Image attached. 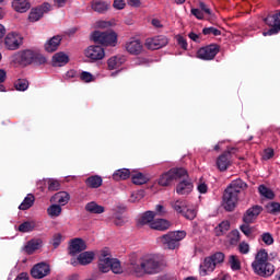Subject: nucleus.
<instances>
[{
  "label": "nucleus",
  "mask_w": 280,
  "mask_h": 280,
  "mask_svg": "<svg viewBox=\"0 0 280 280\" xmlns=\"http://www.w3.org/2000/svg\"><path fill=\"white\" fill-rule=\"evenodd\" d=\"M207 189H208L207 184L202 183L198 185L199 194H207Z\"/></svg>",
  "instance_id": "338daca9"
},
{
  "label": "nucleus",
  "mask_w": 280,
  "mask_h": 280,
  "mask_svg": "<svg viewBox=\"0 0 280 280\" xmlns=\"http://www.w3.org/2000/svg\"><path fill=\"white\" fill-rule=\"evenodd\" d=\"M238 250L242 255H248L249 250H250V246L248 245V243L246 242H242L238 245Z\"/></svg>",
  "instance_id": "5fc2aeb1"
},
{
  "label": "nucleus",
  "mask_w": 280,
  "mask_h": 280,
  "mask_svg": "<svg viewBox=\"0 0 280 280\" xmlns=\"http://www.w3.org/2000/svg\"><path fill=\"white\" fill-rule=\"evenodd\" d=\"M86 250V242L82 238H73L69 246V255L75 257V255Z\"/></svg>",
  "instance_id": "4468645a"
},
{
  "label": "nucleus",
  "mask_w": 280,
  "mask_h": 280,
  "mask_svg": "<svg viewBox=\"0 0 280 280\" xmlns=\"http://www.w3.org/2000/svg\"><path fill=\"white\" fill-rule=\"evenodd\" d=\"M178 45L182 47V49H187V39L183 36L178 37Z\"/></svg>",
  "instance_id": "69168bd1"
},
{
  "label": "nucleus",
  "mask_w": 280,
  "mask_h": 280,
  "mask_svg": "<svg viewBox=\"0 0 280 280\" xmlns=\"http://www.w3.org/2000/svg\"><path fill=\"white\" fill-rule=\"evenodd\" d=\"M14 88L16 91H27L30 89V81L27 79H18L14 82Z\"/></svg>",
  "instance_id": "ea45409f"
},
{
  "label": "nucleus",
  "mask_w": 280,
  "mask_h": 280,
  "mask_svg": "<svg viewBox=\"0 0 280 280\" xmlns=\"http://www.w3.org/2000/svg\"><path fill=\"white\" fill-rule=\"evenodd\" d=\"M261 240H262L264 244H266L267 246L275 244V238L272 237V234H270V233H264L261 235Z\"/></svg>",
  "instance_id": "603ef678"
},
{
  "label": "nucleus",
  "mask_w": 280,
  "mask_h": 280,
  "mask_svg": "<svg viewBox=\"0 0 280 280\" xmlns=\"http://www.w3.org/2000/svg\"><path fill=\"white\" fill-rule=\"evenodd\" d=\"M47 185H48V191H59L60 189V182H58L57 179L49 178L47 180Z\"/></svg>",
  "instance_id": "49530a36"
},
{
  "label": "nucleus",
  "mask_w": 280,
  "mask_h": 280,
  "mask_svg": "<svg viewBox=\"0 0 280 280\" xmlns=\"http://www.w3.org/2000/svg\"><path fill=\"white\" fill-rule=\"evenodd\" d=\"M30 278L27 277V272H22L20 273L15 280H28Z\"/></svg>",
  "instance_id": "774afa93"
},
{
  "label": "nucleus",
  "mask_w": 280,
  "mask_h": 280,
  "mask_svg": "<svg viewBox=\"0 0 280 280\" xmlns=\"http://www.w3.org/2000/svg\"><path fill=\"white\" fill-rule=\"evenodd\" d=\"M113 7L115 10H124L126 8V1L125 0H114Z\"/></svg>",
  "instance_id": "bf43d9fd"
},
{
  "label": "nucleus",
  "mask_w": 280,
  "mask_h": 280,
  "mask_svg": "<svg viewBox=\"0 0 280 280\" xmlns=\"http://www.w3.org/2000/svg\"><path fill=\"white\" fill-rule=\"evenodd\" d=\"M128 178H130V170L128 168H120L117 170L114 174H113V179L114 180H128Z\"/></svg>",
  "instance_id": "72a5a7b5"
},
{
  "label": "nucleus",
  "mask_w": 280,
  "mask_h": 280,
  "mask_svg": "<svg viewBox=\"0 0 280 280\" xmlns=\"http://www.w3.org/2000/svg\"><path fill=\"white\" fill-rule=\"evenodd\" d=\"M85 211H88L89 213L100 214V213H104L105 209H104V206H100L95 201H92L85 206Z\"/></svg>",
  "instance_id": "f704fd0d"
},
{
  "label": "nucleus",
  "mask_w": 280,
  "mask_h": 280,
  "mask_svg": "<svg viewBox=\"0 0 280 280\" xmlns=\"http://www.w3.org/2000/svg\"><path fill=\"white\" fill-rule=\"evenodd\" d=\"M194 189V184L191 180L184 179L177 184L176 191L179 196H186L188 194H191V190Z\"/></svg>",
  "instance_id": "aec40b11"
},
{
  "label": "nucleus",
  "mask_w": 280,
  "mask_h": 280,
  "mask_svg": "<svg viewBox=\"0 0 280 280\" xmlns=\"http://www.w3.org/2000/svg\"><path fill=\"white\" fill-rule=\"evenodd\" d=\"M229 264L232 270H242V264L240 262V258L235 255H231L229 259Z\"/></svg>",
  "instance_id": "c03bdc74"
},
{
  "label": "nucleus",
  "mask_w": 280,
  "mask_h": 280,
  "mask_svg": "<svg viewBox=\"0 0 280 280\" xmlns=\"http://www.w3.org/2000/svg\"><path fill=\"white\" fill-rule=\"evenodd\" d=\"M187 237V232L185 231H171L159 237V242L167 248L168 250H176L180 248V242Z\"/></svg>",
  "instance_id": "39448f33"
},
{
  "label": "nucleus",
  "mask_w": 280,
  "mask_h": 280,
  "mask_svg": "<svg viewBox=\"0 0 280 280\" xmlns=\"http://www.w3.org/2000/svg\"><path fill=\"white\" fill-rule=\"evenodd\" d=\"M173 209L174 211H176L177 213H182L187 209V203L185 201L182 200H177L173 203Z\"/></svg>",
  "instance_id": "a18cd8bd"
},
{
  "label": "nucleus",
  "mask_w": 280,
  "mask_h": 280,
  "mask_svg": "<svg viewBox=\"0 0 280 280\" xmlns=\"http://www.w3.org/2000/svg\"><path fill=\"white\" fill-rule=\"evenodd\" d=\"M236 152H240L237 148H229L218 158L217 167L220 170V172H226V170H229V166L231 165V159H233V155Z\"/></svg>",
  "instance_id": "6e6552de"
},
{
  "label": "nucleus",
  "mask_w": 280,
  "mask_h": 280,
  "mask_svg": "<svg viewBox=\"0 0 280 280\" xmlns=\"http://www.w3.org/2000/svg\"><path fill=\"white\" fill-rule=\"evenodd\" d=\"M218 54H220V45L211 44V60H213Z\"/></svg>",
  "instance_id": "052dcab7"
},
{
  "label": "nucleus",
  "mask_w": 280,
  "mask_h": 280,
  "mask_svg": "<svg viewBox=\"0 0 280 280\" xmlns=\"http://www.w3.org/2000/svg\"><path fill=\"white\" fill-rule=\"evenodd\" d=\"M197 58H199V60H211V45L199 48L197 51Z\"/></svg>",
  "instance_id": "2f4dec72"
},
{
  "label": "nucleus",
  "mask_w": 280,
  "mask_h": 280,
  "mask_svg": "<svg viewBox=\"0 0 280 280\" xmlns=\"http://www.w3.org/2000/svg\"><path fill=\"white\" fill-rule=\"evenodd\" d=\"M34 229H36V222L25 221L19 225L18 231L20 233H31V231H34Z\"/></svg>",
  "instance_id": "c9c22d12"
},
{
  "label": "nucleus",
  "mask_w": 280,
  "mask_h": 280,
  "mask_svg": "<svg viewBox=\"0 0 280 280\" xmlns=\"http://www.w3.org/2000/svg\"><path fill=\"white\" fill-rule=\"evenodd\" d=\"M231 229V222L222 221L214 228V234L217 237H221V235H225V233Z\"/></svg>",
  "instance_id": "473e14b6"
},
{
  "label": "nucleus",
  "mask_w": 280,
  "mask_h": 280,
  "mask_svg": "<svg viewBox=\"0 0 280 280\" xmlns=\"http://www.w3.org/2000/svg\"><path fill=\"white\" fill-rule=\"evenodd\" d=\"M224 261V253L217 252L211 256V262L213 266H218V264H222Z\"/></svg>",
  "instance_id": "de8ad7c7"
},
{
  "label": "nucleus",
  "mask_w": 280,
  "mask_h": 280,
  "mask_svg": "<svg viewBox=\"0 0 280 280\" xmlns=\"http://www.w3.org/2000/svg\"><path fill=\"white\" fill-rule=\"evenodd\" d=\"M210 269H211V256H208L203 259V262L200 265L201 277H207V275H209Z\"/></svg>",
  "instance_id": "4c0bfd02"
},
{
  "label": "nucleus",
  "mask_w": 280,
  "mask_h": 280,
  "mask_svg": "<svg viewBox=\"0 0 280 280\" xmlns=\"http://www.w3.org/2000/svg\"><path fill=\"white\" fill-rule=\"evenodd\" d=\"M110 270L114 272V275H121L124 272L121 269V262H119L117 258H112Z\"/></svg>",
  "instance_id": "79ce46f5"
},
{
  "label": "nucleus",
  "mask_w": 280,
  "mask_h": 280,
  "mask_svg": "<svg viewBox=\"0 0 280 280\" xmlns=\"http://www.w3.org/2000/svg\"><path fill=\"white\" fill-rule=\"evenodd\" d=\"M154 218H156V213L154 211H145L144 213H142L137 222L138 229H141V226H145V224H149V226L151 228L152 222H154Z\"/></svg>",
  "instance_id": "6ab92c4d"
},
{
  "label": "nucleus",
  "mask_w": 280,
  "mask_h": 280,
  "mask_svg": "<svg viewBox=\"0 0 280 280\" xmlns=\"http://www.w3.org/2000/svg\"><path fill=\"white\" fill-rule=\"evenodd\" d=\"M242 233L246 235V237H252L253 235V228H250V223H244L243 225L240 226Z\"/></svg>",
  "instance_id": "8fccbe9b"
},
{
  "label": "nucleus",
  "mask_w": 280,
  "mask_h": 280,
  "mask_svg": "<svg viewBox=\"0 0 280 280\" xmlns=\"http://www.w3.org/2000/svg\"><path fill=\"white\" fill-rule=\"evenodd\" d=\"M84 56L85 58L92 60V62H96V60H103V58L106 56V52L102 46L92 45L84 50Z\"/></svg>",
  "instance_id": "9d476101"
},
{
  "label": "nucleus",
  "mask_w": 280,
  "mask_h": 280,
  "mask_svg": "<svg viewBox=\"0 0 280 280\" xmlns=\"http://www.w3.org/2000/svg\"><path fill=\"white\" fill-rule=\"evenodd\" d=\"M69 200H71V196L67 191L56 192L50 198V202H57L58 205H61V207H65V205H68Z\"/></svg>",
  "instance_id": "5701e85b"
},
{
  "label": "nucleus",
  "mask_w": 280,
  "mask_h": 280,
  "mask_svg": "<svg viewBox=\"0 0 280 280\" xmlns=\"http://www.w3.org/2000/svg\"><path fill=\"white\" fill-rule=\"evenodd\" d=\"M170 174L173 176V180H178V178L187 176V170L184 167H173L170 170Z\"/></svg>",
  "instance_id": "e433bc0d"
},
{
  "label": "nucleus",
  "mask_w": 280,
  "mask_h": 280,
  "mask_svg": "<svg viewBox=\"0 0 280 280\" xmlns=\"http://www.w3.org/2000/svg\"><path fill=\"white\" fill-rule=\"evenodd\" d=\"M172 226V222L167 219H153L151 222V229L153 231H167Z\"/></svg>",
  "instance_id": "412c9836"
},
{
  "label": "nucleus",
  "mask_w": 280,
  "mask_h": 280,
  "mask_svg": "<svg viewBox=\"0 0 280 280\" xmlns=\"http://www.w3.org/2000/svg\"><path fill=\"white\" fill-rule=\"evenodd\" d=\"M167 37H165V35H159L155 37H150L147 38L145 40V47L147 49H151V50H156V49H161L163 47H165V45H167Z\"/></svg>",
  "instance_id": "ddd939ff"
},
{
  "label": "nucleus",
  "mask_w": 280,
  "mask_h": 280,
  "mask_svg": "<svg viewBox=\"0 0 280 280\" xmlns=\"http://www.w3.org/2000/svg\"><path fill=\"white\" fill-rule=\"evenodd\" d=\"M182 215H184V218H186V220H195L196 219V210L194 209H186L183 211Z\"/></svg>",
  "instance_id": "3c124183"
},
{
  "label": "nucleus",
  "mask_w": 280,
  "mask_h": 280,
  "mask_svg": "<svg viewBox=\"0 0 280 280\" xmlns=\"http://www.w3.org/2000/svg\"><path fill=\"white\" fill-rule=\"evenodd\" d=\"M102 176L98 175H92L85 179L86 187L91 189H98V187H102Z\"/></svg>",
  "instance_id": "bb28decb"
},
{
  "label": "nucleus",
  "mask_w": 280,
  "mask_h": 280,
  "mask_svg": "<svg viewBox=\"0 0 280 280\" xmlns=\"http://www.w3.org/2000/svg\"><path fill=\"white\" fill-rule=\"evenodd\" d=\"M80 80L82 82H93L94 79H93V74L91 72L83 71L80 74Z\"/></svg>",
  "instance_id": "864d4df0"
},
{
  "label": "nucleus",
  "mask_w": 280,
  "mask_h": 280,
  "mask_svg": "<svg viewBox=\"0 0 280 280\" xmlns=\"http://www.w3.org/2000/svg\"><path fill=\"white\" fill-rule=\"evenodd\" d=\"M69 62V56L60 51L52 56V67H65Z\"/></svg>",
  "instance_id": "393cba45"
},
{
  "label": "nucleus",
  "mask_w": 280,
  "mask_h": 280,
  "mask_svg": "<svg viewBox=\"0 0 280 280\" xmlns=\"http://www.w3.org/2000/svg\"><path fill=\"white\" fill-rule=\"evenodd\" d=\"M12 8L15 10V12H27L30 10L31 4L27 2V0H13Z\"/></svg>",
  "instance_id": "cd10ccee"
},
{
  "label": "nucleus",
  "mask_w": 280,
  "mask_h": 280,
  "mask_svg": "<svg viewBox=\"0 0 280 280\" xmlns=\"http://www.w3.org/2000/svg\"><path fill=\"white\" fill-rule=\"evenodd\" d=\"M51 272V268L47 262H38L31 269L33 279H45Z\"/></svg>",
  "instance_id": "f8f14e48"
},
{
  "label": "nucleus",
  "mask_w": 280,
  "mask_h": 280,
  "mask_svg": "<svg viewBox=\"0 0 280 280\" xmlns=\"http://www.w3.org/2000/svg\"><path fill=\"white\" fill-rule=\"evenodd\" d=\"M161 266H163V262H161L159 256L154 254L142 256L139 262L135 260L130 261V269L136 277H143V275H156L161 272Z\"/></svg>",
  "instance_id": "f257e3e1"
},
{
  "label": "nucleus",
  "mask_w": 280,
  "mask_h": 280,
  "mask_svg": "<svg viewBox=\"0 0 280 280\" xmlns=\"http://www.w3.org/2000/svg\"><path fill=\"white\" fill-rule=\"evenodd\" d=\"M110 260L112 258L108 255L103 254L98 260V270L100 272H109L110 271Z\"/></svg>",
  "instance_id": "a878e982"
},
{
  "label": "nucleus",
  "mask_w": 280,
  "mask_h": 280,
  "mask_svg": "<svg viewBox=\"0 0 280 280\" xmlns=\"http://www.w3.org/2000/svg\"><path fill=\"white\" fill-rule=\"evenodd\" d=\"M110 8V3L104 1H94L92 2V10L98 12V14H104Z\"/></svg>",
  "instance_id": "7c9ffc66"
},
{
  "label": "nucleus",
  "mask_w": 280,
  "mask_h": 280,
  "mask_svg": "<svg viewBox=\"0 0 280 280\" xmlns=\"http://www.w3.org/2000/svg\"><path fill=\"white\" fill-rule=\"evenodd\" d=\"M95 259V253L93 252H83L81 253L78 258L71 259V265L77 266L80 264L81 266H89Z\"/></svg>",
  "instance_id": "dca6fc26"
},
{
  "label": "nucleus",
  "mask_w": 280,
  "mask_h": 280,
  "mask_svg": "<svg viewBox=\"0 0 280 280\" xmlns=\"http://www.w3.org/2000/svg\"><path fill=\"white\" fill-rule=\"evenodd\" d=\"M43 246V240L40 238H33L26 243V245L23 247L24 253L26 255H34L36 250H38Z\"/></svg>",
  "instance_id": "a211bd4d"
},
{
  "label": "nucleus",
  "mask_w": 280,
  "mask_h": 280,
  "mask_svg": "<svg viewBox=\"0 0 280 280\" xmlns=\"http://www.w3.org/2000/svg\"><path fill=\"white\" fill-rule=\"evenodd\" d=\"M275 156V150L273 149H266L262 154L264 161H270Z\"/></svg>",
  "instance_id": "13d9d810"
},
{
  "label": "nucleus",
  "mask_w": 280,
  "mask_h": 280,
  "mask_svg": "<svg viewBox=\"0 0 280 280\" xmlns=\"http://www.w3.org/2000/svg\"><path fill=\"white\" fill-rule=\"evenodd\" d=\"M190 12L192 16H196V19H199L200 21L205 19V14L200 11V9H191Z\"/></svg>",
  "instance_id": "680f3d73"
},
{
  "label": "nucleus",
  "mask_w": 280,
  "mask_h": 280,
  "mask_svg": "<svg viewBox=\"0 0 280 280\" xmlns=\"http://www.w3.org/2000/svg\"><path fill=\"white\" fill-rule=\"evenodd\" d=\"M264 23L268 25L269 28L267 32H264V36H273L280 32V11H276L275 14L268 15L264 19Z\"/></svg>",
  "instance_id": "0eeeda50"
},
{
  "label": "nucleus",
  "mask_w": 280,
  "mask_h": 280,
  "mask_svg": "<svg viewBox=\"0 0 280 280\" xmlns=\"http://www.w3.org/2000/svg\"><path fill=\"white\" fill-rule=\"evenodd\" d=\"M62 244V234L57 233L52 236V246L54 248H58Z\"/></svg>",
  "instance_id": "4d7b16f0"
},
{
  "label": "nucleus",
  "mask_w": 280,
  "mask_h": 280,
  "mask_svg": "<svg viewBox=\"0 0 280 280\" xmlns=\"http://www.w3.org/2000/svg\"><path fill=\"white\" fill-rule=\"evenodd\" d=\"M252 268L259 277H272L275 275V265L268 261V252L260 249L252 262Z\"/></svg>",
  "instance_id": "20e7f679"
},
{
  "label": "nucleus",
  "mask_w": 280,
  "mask_h": 280,
  "mask_svg": "<svg viewBox=\"0 0 280 280\" xmlns=\"http://www.w3.org/2000/svg\"><path fill=\"white\" fill-rule=\"evenodd\" d=\"M13 61L15 62V65H20V67H30V65L40 67V65L47 63V58L38 51L25 49L18 51L13 56Z\"/></svg>",
  "instance_id": "7ed1b4c3"
},
{
  "label": "nucleus",
  "mask_w": 280,
  "mask_h": 280,
  "mask_svg": "<svg viewBox=\"0 0 280 280\" xmlns=\"http://www.w3.org/2000/svg\"><path fill=\"white\" fill-rule=\"evenodd\" d=\"M261 211H264V208H261L260 206H253L252 208H249L243 215L244 224H253V222L257 220Z\"/></svg>",
  "instance_id": "2eb2a0df"
},
{
  "label": "nucleus",
  "mask_w": 280,
  "mask_h": 280,
  "mask_svg": "<svg viewBox=\"0 0 280 280\" xmlns=\"http://www.w3.org/2000/svg\"><path fill=\"white\" fill-rule=\"evenodd\" d=\"M51 10V4L44 2L42 5L32 9L28 14V21L31 23H36V21H40L43 19V14H47Z\"/></svg>",
  "instance_id": "9b49d317"
},
{
  "label": "nucleus",
  "mask_w": 280,
  "mask_h": 280,
  "mask_svg": "<svg viewBox=\"0 0 280 280\" xmlns=\"http://www.w3.org/2000/svg\"><path fill=\"white\" fill-rule=\"evenodd\" d=\"M48 215H51V218H58L62 213V207L60 205H51L47 209Z\"/></svg>",
  "instance_id": "37998d69"
},
{
  "label": "nucleus",
  "mask_w": 280,
  "mask_h": 280,
  "mask_svg": "<svg viewBox=\"0 0 280 280\" xmlns=\"http://www.w3.org/2000/svg\"><path fill=\"white\" fill-rule=\"evenodd\" d=\"M125 47L128 54H130L131 56H139L143 52V44H141V40L139 39H132L130 42H127Z\"/></svg>",
  "instance_id": "f3484780"
},
{
  "label": "nucleus",
  "mask_w": 280,
  "mask_h": 280,
  "mask_svg": "<svg viewBox=\"0 0 280 280\" xmlns=\"http://www.w3.org/2000/svg\"><path fill=\"white\" fill-rule=\"evenodd\" d=\"M258 191L260 196H264V198H268V200L275 199V192L270 188L266 187L265 185H260L258 187Z\"/></svg>",
  "instance_id": "58836bf2"
},
{
  "label": "nucleus",
  "mask_w": 280,
  "mask_h": 280,
  "mask_svg": "<svg viewBox=\"0 0 280 280\" xmlns=\"http://www.w3.org/2000/svg\"><path fill=\"white\" fill-rule=\"evenodd\" d=\"M269 213H280V203L279 202H271L267 206Z\"/></svg>",
  "instance_id": "6e6d98bb"
},
{
  "label": "nucleus",
  "mask_w": 280,
  "mask_h": 280,
  "mask_svg": "<svg viewBox=\"0 0 280 280\" xmlns=\"http://www.w3.org/2000/svg\"><path fill=\"white\" fill-rule=\"evenodd\" d=\"M154 213H156V215L163 217V215H165L167 212L165 211V207H163L162 205H158V206L155 207V212H154Z\"/></svg>",
  "instance_id": "e2e57ef3"
},
{
  "label": "nucleus",
  "mask_w": 280,
  "mask_h": 280,
  "mask_svg": "<svg viewBox=\"0 0 280 280\" xmlns=\"http://www.w3.org/2000/svg\"><path fill=\"white\" fill-rule=\"evenodd\" d=\"M124 62H126V57H124L121 55H117V56L110 57L107 60V67H108L109 71H113L115 69H119V67H121V65H124Z\"/></svg>",
  "instance_id": "b1692460"
},
{
  "label": "nucleus",
  "mask_w": 280,
  "mask_h": 280,
  "mask_svg": "<svg viewBox=\"0 0 280 280\" xmlns=\"http://www.w3.org/2000/svg\"><path fill=\"white\" fill-rule=\"evenodd\" d=\"M248 185L242 179L233 180L223 195V207L225 211H234L237 206V196L244 191Z\"/></svg>",
  "instance_id": "f03ea898"
},
{
  "label": "nucleus",
  "mask_w": 280,
  "mask_h": 280,
  "mask_svg": "<svg viewBox=\"0 0 280 280\" xmlns=\"http://www.w3.org/2000/svg\"><path fill=\"white\" fill-rule=\"evenodd\" d=\"M115 226H124L126 224V221L124 220V217L116 215L114 219Z\"/></svg>",
  "instance_id": "0e129e2a"
},
{
  "label": "nucleus",
  "mask_w": 280,
  "mask_h": 280,
  "mask_svg": "<svg viewBox=\"0 0 280 280\" xmlns=\"http://www.w3.org/2000/svg\"><path fill=\"white\" fill-rule=\"evenodd\" d=\"M240 242V231L233 230L230 233V244L232 246H236V244Z\"/></svg>",
  "instance_id": "09e8293b"
},
{
  "label": "nucleus",
  "mask_w": 280,
  "mask_h": 280,
  "mask_svg": "<svg viewBox=\"0 0 280 280\" xmlns=\"http://www.w3.org/2000/svg\"><path fill=\"white\" fill-rule=\"evenodd\" d=\"M131 180L133 185H145V183H148V178L142 173L131 175Z\"/></svg>",
  "instance_id": "a19ab883"
},
{
  "label": "nucleus",
  "mask_w": 280,
  "mask_h": 280,
  "mask_svg": "<svg viewBox=\"0 0 280 280\" xmlns=\"http://www.w3.org/2000/svg\"><path fill=\"white\" fill-rule=\"evenodd\" d=\"M36 200V198L34 197V195L28 194L24 200L21 202V205L19 206V209L21 211H27V209H32V207H34V201Z\"/></svg>",
  "instance_id": "c756f323"
},
{
  "label": "nucleus",
  "mask_w": 280,
  "mask_h": 280,
  "mask_svg": "<svg viewBox=\"0 0 280 280\" xmlns=\"http://www.w3.org/2000/svg\"><path fill=\"white\" fill-rule=\"evenodd\" d=\"M21 45H23V37L16 33H9L4 37V47L8 51H16V49H21Z\"/></svg>",
  "instance_id": "1a4fd4ad"
},
{
  "label": "nucleus",
  "mask_w": 280,
  "mask_h": 280,
  "mask_svg": "<svg viewBox=\"0 0 280 280\" xmlns=\"http://www.w3.org/2000/svg\"><path fill=\"white\" fill-rule=\"evenodd\" d=\"M91 38L94 43H98V45H104L105 47H115L117 45V33L113 30L105 32L94 31Z\"/></svg>",
  "instance_id": "423d86ee"
},
{
  "label": "nucleus",
  "mask_w": 280,
  "mask_h": 280,
  "mask_svg": "<svg viewBox=\"0 0 280 280\" xmlns=\"http://www.w3.org/2000/svg\"><path fill=\"white\" fill-rule=\"evenodd\" d=\"M172 183H174V177L170 171L160 175V178L158 179V185H160V187H170Z\"/></svg>",
  "instance_id": "c85d7f7f"
},
{
  "label": "nucleus",
  "mask_w": 280,
  "mask_h": 280,
  "mask_svg": "<svg viewBox=\"0 0 280 280\" xmlns=\"http://www.w3.org/2000/svg\"><path fill=\"white\" fill-rule=\"evenodd\" d=\"M62 42V38H60L59 35L51 37L46 44H45V51L48 54H54V51H58V47H60V43Z\"/></svg>",
  "instance_id": "4be33fe9"
}]
</instances>
